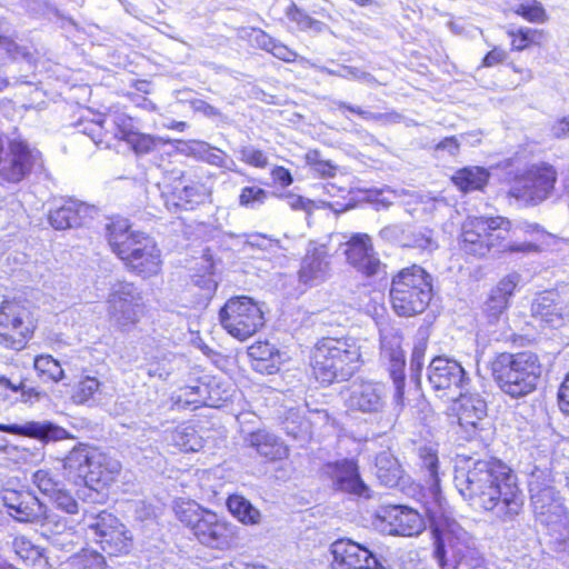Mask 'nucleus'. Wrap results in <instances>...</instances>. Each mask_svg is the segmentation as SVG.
I'll return each instance as SVG.
<instances>
[{
    "label": "nucleus",
    "mask_w": 569,
    "mask_h": 569,
    "mask_svg": "<svg viewBox=\"0 0 569 569\" xmlns=\"http://www.w3.org/2000/svg\"><path fill=\"white\" fill-rule=\"evenodd\" d=\"M545 527L548 529L550 548L558 555L569 556V517L562 516Z\"/></svg>",
    "instance_id": "35"
},
{
    "label": "nucleus",
    "mask_w": 569,
    "mask_h": 569,
    "mask_svg": "<svg viewBox=\"0 0 569 569\" xmlns=\"http://www.w3.org/2000/svg\"><path fill=\"white\" fill-rule=\"evenodd\" d=\"M207 392V386L197 383L194 386H186L179 390V393L173 397L177 403L183 405H197L204 403Z\"/></svg>",
    "instance_id": "50"
},
{
    "label": "nucleus",
    "mask_w": 569,
    "mask_h": 569,
    "mask_svg": "<svg viewBox=\"0 0 569 569\" xmlns=\"http://www.w3.org/2000/svg\"><path fill=\"white\" fill-rule=\"evenodd\" d=\"M94 208L76 199L64 200L49 213L50 224L58 230L82 226L92 218Z\"/></svg>",
    "instance_id": "26"
},
{
    "label": "nucleus",
    "mask_w": 569,
    "mask_h": 569,
    "mask_svg": "<svg viewBox=\"0 0 569 569\" xmlns=\"http://www.w3.org/2000/svg\"><path fill=\"white\" fill-rule=\"evenodd\" d=\"M489 173L481 167L458 170L452 177L453 183L462 191L480 190L487 183Z\"/></svg>",
    "instance_id": "38"
},
{
    "label": "nucleus",
    "mask_w": 569,
    "mask_h": 569,
    "mask_svg": "<svg viewBox=\"0 0 569 569\" xmlns=\"http://www.w3.org/2000/svg\"><path fill=\"white\" fill-rule=\"evenodd\" d=\"M423 465L428 469L429 477H430V486L433 490L438 488V476H437V465H438V458L437 456L428 451L426 456H423Z\"/></svg>",
    "instance_id": "62"
},
{
    "label": "nucleus",
    "mask_w": 569,
    "mask_h": 569,
    "mask_svg": "<svg viewBox=\"0 0 569 569\" xmlns=\"http://www.w3.org/2000/svg\"><path fill=\"white\" fill-rule=\"evenodd\" d=\"M448 415L456 417L467 432L475 433L487 417V402L479 393H460L448 407Z\"/></svg>",
    "instance_id": "18"
},
{
    "label": "nucleus",
    "mask_w": 569,
    "mask_h": 569,
    "mask_svg": "<svg viewBox=\"0 0 569 569\" xmlns=\"http://www.w3.org/2000/svg\"><path fill=\"white\" fill-rule=\"evenodd\" d=\"M361 363V351L352 338H323L312 353V370L321 383L348 380Z\"/></svg>",
    "instance_id": "4"
},
{
    "label": "nucleus",
    "mask_w": 569,
    "mask_h": 569,
    "mask_svg": "<svg viewBox=\"0 0 569 569\" xmlns=\"http://www.w3.org/2000/svg\"><path fill=\"white\" fill-rule=\"evenodd\" d=\"M270 53L284 62H293L298 59V54L293 50L277 40L271 47Z\"/></svg>",
    "instance_id": "63"
},
{
    "label": "nucleus",
    "mask_w": 569,
    "mask_h": 569,
    "mask_svg": "<svg viewBox=\"0 0 569 569\" xmlns=\"http://www.w3.org/2000/svg\"><path fill=\"white\" fill-rule=\"evenodd\" d=\"M348 409L368 415L381 413L387 405V388L383 383L353 381L345 396Z\"/></svg>",
    "instance_id": "15"
},
{
    "label": "nucleus",
    "mask_w": 569,
    "mask_h": 569,
    "mask_svg": "<svg viewBox=\"0 0 569 569\" xmlns=\"http://www.w3.org/2000/svg\"><path fill=\"white\" fill-rule=\"evenodd\" d=\"M428 347V336L425 330H419L410 358V370L415 372L417 376L421 372L422 366L425 363V355Z\"/></svg>",
    "instance_id": "47"
},
{
    "label": "nucleus",
    "mask_w": 569,
    "mask_h": 569,
    "mask_svg": "<svg viewBox=\"0 0 569 569\" xmlns=\"http://www.w3.org/2000/svg\"><path fill=\"white\" fill-rule=\"evenodd\" d=\"M402 470L397 459L389 451L380 452L376 458V475L379 481L387 486L393 487L401 478Z\"/></svg>",
    "instance_id": "37"
},
{
    "label": "nucleus",
    "mask_w": 569,
    "mask_h": 569,
    "mask_svg": "<svg viewBox=\"0 0 569 569\" xmlns=\"http://www.w3.org/2000/svg\"><path fill=\"white\" fill-rule=\"evenodd\" d=\"M519 279L520 277L518 273H510L502 278L497 287L491 291L498 296H501L502 298H506V300L509 301L519 282Z\"/></svg>",
    "instance_id": "59"
},
{
    "label": "nucleus",
    "mask_w": 569,
    "mask_h": 569,
    "mask_svg": "<svg viewBox=\"0 0 569 569\" xmlns=\"http://www.w3.org/2000/svg\"><path fill=\"white\" fill-rule=\"evenodd\" d=\"M507 34L512 38L511 49L515 51H523L530 46H541L546 40L543 30L529 27L508 28Z\"/></svg>",
    "instance_id": "39"
},
{
    "label": "nucleus",
    "mask_w": 569,
    "mask_h": 569,
    "mask_svg": "<svg viewBox=\"0 0 569 569\" xmlns=\"http://www.w3.org/2000/svg\"><path fill=\"white\" fill-rule=\"evenodd\" d=\"M306 160L312 170L322 177H333L336 174V166L328 160L321 159L318 151L308 152Z\"/></svg>",
    "instance_id": "55"
},
{
    "label": "nucleus",
    "mask_w": 569,
    "mask_h": 569,
    "mask_svg": "<svg viewBox=\"0 0 569 569\" xmlns=\"http://www.w3.org/2000/svg\"><path fill=\"white\" fill-rule=\"evenodd\" d=\"M90 538L109 556H123L132 547V536L112 513L101 511L87 518Z\"/></svg>",
    "instance_id": "11"
},
{
    "label": "nucleus",
    "mask_w": 569,
    "mask_h": 569,
    "mask_svg": "<svg viewBox=\"0 0 569 569\" xmlns=\"http://www.w3.org/2000/svg\"><path fill=\"white\" fill-rule=\"evenodd\" d=\"M287 17L297 23L300 30H305L311 17L302 12L295 3H291L286 11Z\"/></svg>",
    "instance_id": "64"
},
{
    "label": "nucleus",
    "mask_w": 569,
    "mask_h": 569,
    "mask_svg": "<svg viewBox=\"0 0 569 569\" xmlns=\"http://www.w3.org/2000/svg\"><path fill=\"white\" fill-rule=\"evenodd\" d=\"M250 41L257 46L258 48L271 52V47L274 44L276 39L270 37L268 33H266L261 29H252L249 34Z\"/></svg>",
    "instance_id": "60"
},
{
    "label": "nucleus",
    "mask_w": 569,
    "mask_h": 569,
    "mask_svg": "<svg viewBox=\"0 0 569 569\" xmlns=\"http://www.w3.org/2000/svg\"><path fill=\"white\" fill-rule=\"evenodd\" d=\"M432 297L430 276L419 266L402 269L393 277L390 300L395 312L402 317L421 313Z\"/></svg>",
    "instance_id": "5"
},
{
    "label": "nucleus",
    "mask_w": 569,
    "mask_h": 569,
    "mask_svg": "<svg viewBox=\"0 0 569 569\" xmlns=\"http://www.w3.org/2000/svg\"><path fill=\"white\" fill-rule=\"evenodd\" d=\"M556 180L557 172L552 166L543 162L532 164L515 179L509 193L526 202L538 203L550 196Z\"/></svg>",
    "instance_id": "12"
},
{
    "label": "nucleus",
    "mask_w": 569,
    "mask_h": 569,
    "mask_svg": "<svg viewBox=\"0 0 569 569\" xmlns=\"http://www.w3.org/2000/svg\"><path fill=\"white\" fill-rule=\"evenodd\" d=\"M192 533L201 545L217 550L231 549L239 541L237 526L210 510L204 512Z\"/></svg>",
    "instance_id": "13"
},
{
    "label": "nucleus",
    "mask_w": 569,
    "mask_h": 569,
    "mask_svg": "<svg viewBox=\"0 0 569 569\" xmlns=\"http://www.w3.org/2000/svg\"><path fill=\"white\" fill-rule=\"evenodd\" d=\"M167 441L184 452H197L203 447L202 438L192 426L180 425L167 436Z\"/></svg>",
    "instance_id": "34"
},
{
    "label": "nucleus",
    "mask_w": 569,
    "mask_h": 569,
    "mask_svg": "<svg viewBox=\"0 0 569 569\" xmlns=\"http://www.w3.org/2000/svg\"><path fill=\"white\" fill-rule=\"evenodd\" d=\"M89 487L102 483L108 485L113 480L121 465L117 459L111 458L107 453L96 449H89Z\"/></svg>",
    "instance_id": "29"
},
{
    "label": "nucleus",
    "mask_w": 569,
    "mask_h": 569,
    "mask_svg": "<svg viewBox=\"0 0 569 569\" xmlns=\"http://www.w3.org/2000/svg\"><path fill=\"white\" fill-rule=\"evenodd\" d=\"M253 367L259 372L271 375L279 369L281 356L278 349L268 341H257L248 348Z\"/></svg>",
    "instance_id": "31"
},
{
    "label": "nucleus",
    "mask_w": 569,
    "mask_h": 569,
    "mask_svg": "<svg viewBox=\"0 0 569 569\" xmlns=\"http://www.w3.org/2000/svg\"><path fill=\"white\" fill-rule=\"evenodd\" d=\"M33 366L39 376L47 377L54 382L64 378V371L60 362L53 359L52 356L41 355L36 357Z\"/></svg>",
    "instance_id": "42"
},
{
    "label": "nucleus",
    "mask_w": 569,
    "mask_h": 569,
    "mask_svg": "<svg viewBox=\"0 0 569 569\" xmlns=\"http://www.w3.org/2000/svg\"><path fill=\"white\" fill-rule=\"evenodd\" d=\"M178 190L177 198L183 201L184 204H200L206 202L212 192V186L209 181L200 179H186L181 177L179 184L176 187Z\"/></svg>",
    "instance_id": "33"
},
{
    "label": "nucleus",
    "mask_w": 569,
    "mask_h": 569,
    "mask_svg": "<svg viewBox=\"0 0 569 569\" xmlns=\"http://www.w3.org/2000/svg\"><path fill=\"white\" fill-rule=\"evenodd\" d=\"M108 242L126 268L141 277L150 278L161 270V252L156 242L141 232L131 230L129 221L113 219L107 224Z\"/></svg>",
    "instance_id": "2"
},
{
    "label": "nucleus",
    "mask_w": 569,
    "mask_h": 569,
    "mask_svg": "<svg viewBox=\"0 0 569 569\" xmlns=\"http://www.w3.org/2000/svg\"><path fill=\"white\" fill-rule=\"evenodd\" d=\"M332 569H385L368 548L349 539L331 545Z\"/></svg>",
    "instance_id": "16"
},
{
    "label": "nucleus",
    "mask_w": 569,
    "mask_h": 569,
    "mask_svg": "<svg viewBox=\"0 0 569 569\" xmlns=\"http://www.w3.org/2000/svg\"><path fill=\"white\" fill-rule=\"evenodd\" d=\"M249 447L269 461H278L289 456V448L276 435L267 430H257L246 439Z\"/></svg>",
    "instance_id": "28"
},
{
    "label": "nucleus",
    "mask_w": 569,
    "mask_h": 569,
    "mask_svg": "<svg viewBox=\"0 0 569 569\" xmlns=\"http://www.w3.org/2000/svg\"><path fill=\"white\" fill-rule=\"evenodd\" d=\"M240 160L251 167L266 168L268 166V157L263 151L253 146H243L238 150Z\"/></svg>",
    "instance_id": "53"
},
{
    "label": "nucleus",
    "mask_w": 569,
    "mask_h": 569,
    "mask_svg": "<svg viewBox=\"0 0 569 569\" xmlns=\"http://www.w3.org/2000/svg\"><path fill=\"white\" fill-rule=\"evenodd\" d=\"M113 122L117 127L116 137L124 140L126 142H128L129 134H134L137 132L133 130L132 119L124 114L117 116Z\"/></svg>",
    "instance_id": "61"
},
{
    "label": "nucleus",
    "mask_w": 569,
    "mask_h": 569,
    "mask_svg": "<svg viewBox=\"0 0 569 569\" xmlns=\"http://www.w3.org/2000/svg\"><path fill=\"white\" fill-rule=\"evenodd\" d=\"M40 163V152L22 140H13L0 157V181L19 182Z\"/></svg>",
    "instance_id": "14"
},
{
    "label": "nucleus",
    "mask_w": 569,
    "mask_h": 569,
    "mask_svg": "<svg viewBox=\"0 0 569 569\" xmlns=\"http://www.w3.org/2000/svg\"><path fill=\"white\" fill-rule=\"evenodd\" d=\"M510 221L502 217L469 218L462 226L461 249L475 257H485L491 249L498 250L499 240L506 238Z\"/></svg>",
    "instance_id": "7"
},
{
    "label": "nucleus",
    "mask_w": 569,
    "mask_h": 569,
    "mask_svg": "<svg viewBox=\"0 0 569 569\" xmlns=\"http://www.w3.org/2000/svg\"><path fill=\"white\" fill-rule=\"evenodd\" d=\"M298 276L300 282L309 287L321 284L330 278L331 264L326 243L309 242Z\"/></svg>",
    "instance_id": "17"
},
{
    "label": "nucleus",
    "mask_w": 569,
    "mask_h": 569,
    "mask_svg": "<svg viewBox=\"0 0 569 569\" xmlns=\"http://www.w3.org/2000/svg\"><path fill=\"white\" fill-rule=\"evenodd\" d=\"M36 329L30 309L19 301H3L0 307V345L21 350Z\"/></svg>",
    "instance_id": "10"
},
{
    "label": "nucleus",
    "mask_w": 569,
    "mask_h": 569,
    "mask_svg": "<svg viewBox=\"0 0 569 569\" xmlns=\"http://www.w3.org/2000/svg\"><path fill=\"white\" fill-rule=\"evenodd\" d=\"M170 139L136 132L128 136V144L138 154H144L152 151L158 143H169Z\"/></svg>",
    "instance_id": "46"
},
{
    "label": "nucleus",
    "mask_w": 569,
    "mask_h": 569,
    "mask_svg": "<svg viewBox=\"0 0 569 569\" xmlns=\"http://www.w3.org/2000/svg\"><path fill=\"white\" fill-rule=\"evenodd\" d=\"M532 316L551 328L561 327L569 319V308L553 292H545L531 306Z\"/></svg>",
    "instance_id": "27"
},
{
    "label": "nucleus",
    "mask_w": 569,
    "mask_h": 569,
    "mask_svg": "<svg viewBox=\"0 0 569 569\" xmlns=\"http://www.w3.org/2000/svg\"><path fill=\"white\" fill-rule=\"evenodd\" d=\"M2 501L9 515L20 522L36 521L44 513L42 503L29 491L4 489Z\"/></svg>",
    "instance_id": "25"
},
{
    "label": "nucleus",
    "mask_w": 569,
    "mask_h": 569,
    "mask_svg": "<svg viewBox=\"0 0 569 569\" xmlns=\"http://www.w3.org/2000/svg\"><path fill=\"white\" fill-rule=\"evenodd\" d=\"M50 498L54 501L59 509L66 511L67 513L73 515L78 512V502L69 492L59 488L57 492H54Z\"/></svg>",
    "instance_id": "58"
},
{
    "label": "nucleus",
    "mask_w": 569,
    "mask_h": 569,
    "mask_svg": "<svg viewBox=\"0 0 569 569\" xmlns=\"http://www.w3.org/2000/svg\"><path fill=\"white\" fill-rule=\"evenodd\" d=\"M513 11L531 23H545L548 20L545 8L537 0L523 1L517 4Z\"/></svg>",
    "instance_id": "45"
},
{
    "label": "nucleus",
    "mask_w": 569,
    "mask_h": 569,
    "mask_svg": "<svg viewBox=\"0 0 569 569\" xmlns=\"http://www.w3.org/2000/svg\"><path fill=\"white\" fill-rule=\"evenodd\" d=\"M221 326L232 337L246 340L264 325L260 306L246 296L230 298L219 312Z\"/></svg>",
    "instance_id": "9"
},
{
    "label": "nucleus",
    "mask_w": 569,
    "mask_h": 569,
    "mask_svg": "<svg viewBox=\"0 0 569 569\" xmlns=\"http://www.w3.org/2000/svg\"><path fill=\"white\" fill-rule=\"evenodd\" d=\"M400 224H390L380 230V237L392 243H397L401 247H406V241L409 236Z\"/></svg>",
    "instance_id": "57"
},
{
    "label": "nucleus",
    "mask_w": 569,
    "mask_h": 569,
    "mask_svg": "<svg viewBox=\"0 0 569 569\" xmlns=\"http://www.w3.org/2000/svg\"><path fill=\"white\" fill-rule=\"evenodd\" d=\"M407 234L409 236L406 241V247L408 248H417L429 253L438 248V243L430 229L412 231Z\"/></svg>",
    "instance_id": "48"
},
{
    "label": "nucleus",
    "mask_w": 569,
    "mask_h": 569,
    "mask_svg": "<svg viewBox=\"0 0 569 569\" xmlns=\"http://www.w3.org/2000/svg\"><path fill=\"white\" fill-rule=\"evenodd\" d=\"M338 109L345 114V111H349L358 114L361 119L367 121H376V122H398L400 120V116L396 112L391 113H376L368 110H365L357 106L348 104L343 101L336 102Z\"/></svg>",
    "instance_id": "44"
},
{
    "label": "nucleus",
    "mask_w": 569,
    "mask_h": 569,
    "mask_svg": "<svg viewBox=\"0 0 569 569\" xmlns=\"http://www.w3.org/2000/svg\"><path fill=\"white\" fill-rule=\"evenodd\" d=\"M379 518L386 526L382 528L389 535L413 537L425 529V521L413 509L392 506L383 509Z\"/></svg>",
    "instance_id": "21"
},
{
    "label": "nucleus",
    "mask_w": 569,
    "mask_h": 569,
    "mask_svg": "<svg viewBox=\"0 0 569 569\" xmlns=\"http://www.w3.org/2000/svg\"><path fill=\"white\" fill-rule=\"evenodd\" d=\"M268 199V192L256 186H248L241 189L239 204L248 209H257Z\"/></svg>",
    "instance_id": "49"
},
{
    "label": "nucleus",
    "mask_w": 569,
    "mask_h": 569,
    "mask_svg": "<svg viewBox=\"0 0 569 569\" xmlns=\"http://www.w3.org/2000/svg\"><path fill=\"white\" fill-rule=\"evenodd\" d=\"M78 569H104V557L93 550H83L73 560Z\"/></svg>",
    "instance_id": "52"
},
{
    "label": "nucleus",
    "mask_w": 569,
    "mask_h": 569,
    "mask_svg": "<svg viewBox=\"0 0 569 569\" xmlns=\"http://www.w3.org/2000/svg\"><path fill=\"white\" fill-rule=\"evenodd\" d=\"M455 485L465 499L503 520L518 515L523 505L516 477L500 461H467L456 468Z\"/></svg>",
    "instance_id": "1"
},
{
    "label": "nucleus",
    "mask_w": 569,
    "mask_h": 569,
    "mask_svg": "<svg viewBox=\"0 0 569 569\" xmlns=\"http://www.w3.org/2000/svg\"><path fill=\"white\" fill-rule=\"evenodd\" d=\"M283 431L296 440H306L310 436V423L298 412H290L283 421Z\"/></svg>",
    "instance_id": "43"
},
{
    "label": "nucleus",
    "mask_w": 569,
    "mask_h": 569,
    "mask_svg": "<svg viewBox=\"0 0 569 569\" xmlns=\"http://www.w3.org/2000/svg\"><path fill=\"white\" fill-rule=\"evenodd\" d=\"M32 481L43 495L49 497L59 489V482L49 470L40 469L36 471Z\"/></svg>",
    "instance_id": "51"
},
{
    "label": "nucleus",
    "mask_w": 569,
    "mask_h": 569,
    "mask_svg": "<svg viewBox=\"0 0 569 569\" xmlns=\"http://www.w3.org/2000/svg\"><path fill=\"white\" fill-rule=\"evenodd\" d=\"M490 369L499 389L515 399L532 393L542 375L538 355L530 351L502 352L491 361Z\"/></svg>",
    "instance_id": "3"
},
{
    "label": "nucleus",
    "mask_w": 569,
    "mask_h": 569,
    "mask_svg": "<svg viewBox=\"0 0 569 569\" xmlns=\"http://www.w3.org/2000/svg\"><path fill=\"white\" fill-rule=\"evenodd\" d=\"M227 507L230 513L243 525L253 526L261 521L260 511L243 496L231 495L227 499Z\"/></svg>",
    "instance_id": "36"
},
{
    "label": "nucleus",
    "mask_w": 569,
    "mask_h": 569,
    "mask_svg": "<svg viewBox=\"0 0 569 569\" xmlns=\"http://www.w3.org/2000/svg\"><path fill=\"white\" fill-rule=\"evenodd\" d=\"M0 431L34 438L42 442L60 441L72 438V436L62 427L50 421H27L23 425L0 423ZM7 440L0 437V450L4 449Z\"/></svg>",
    "instance_id": "23"
},
{
    "label": "nucleus",
    "mask_w": 569,
    "mask_h": 569,
    "mask_svg": "<svg viewBox=\"0 0 569 569\" xmlns=\"http://www.w3.org/2000/svg\"><path fill=\"white\" fill-rule=\"evenodd\" d=\"M13 549L21 559H36L40 556L39 549L26 537H17L13 540Z\"/></svg>",
    "instance_id": "56"
},
{
    "label": "nucleus",
    "mask_w": 569,
    "mask_h": 569,
    "mask_svg": "<svg viewBox=\"0 0 569 569\" xmlns=\"http://www.w3.org/2000/svg\"><path fill=\"white\" fill-rule=\"evenodd\" d=\"M401 332L393 327L380 330L381 358L389 362V371L398 372L405 368V353L401 348Z\"/></svg>",
    "instance_id": "30"
},
{
    "label": "nucleus",
    "mask_w": 569,
    "mask_h": 569,
    "mask_svg": "<svg viewBox=\"0 0 569 569\" xmlns=\"http://www.w3.org/2000/svg\"><path fill=\"white\" fill-rule=\"evenodd\" d=\"M529 491L536 518L542 526L566 516L563 505L555 488L531 481Z\"/></svg>",
    "instance_id": "22"
},
{
    "label": "nucleus",
    "mask_w": 569,
    "mask_h": 569,
    "mask_svg": "<svg viewBox=\"0 0 569 569\" xmlns=\"http://www.w3.org/2000/svg\"><path fill=\"white\" fill-rule=\"evenodd\" d=\"M436 548L433 556L441 568L448 566L447 553L455 563H465L470 568L481 566L483 557L476 540L455 520L435 525Z\"/></svg>",
    "instance_id": "6"
},
{
    "label": "nucleus",
    "mask_w": 569,
    "mask_h": 569,
    "mask_svg": "<svg viewBox=\"0 0 569 569\" xmlns=\"http://www.w3.org/2000/svg\"><path fill=\"white\" fill-rule=\"evenodd\" d=\"M325 473L331 479L332 488L338 491L369 498L370 490L360 478L357 463L343 459L325 467Z\"/></svg>",
    "instance_id": "20"
},
{
    "label": "nucleus",
    "mask_w": 569,
    "mask_h": 569,
    "mask_svg": "<svg viewBox=\"0 0 569 569\" xmlns=\"http://www.w3.org/2000/svg\"><path fill=\"white\" fill-rule=\"evenodd\" d=\"M100 386L101 382L96 377H82L72 388V401L77 405L87 403L99 391Z\"/></svg>",
    "instance_id": "41"
},
{
    "label": "nucleus",
    "mask_w": 569,
    "mask_h": 569,
    "mask_svg": "<svg viewBox=\"0 0 569 569\" xmlns=\"http://www.w3.org/2000/svg\"><path fill=\"white\" fill-rule=\"evenodd\" d=\"M509 307V301L501 296H498L491 291L488 300L485 305V312L488 319L493 322L497 321L500 316L507 310Z\"/></svg>",
    "instance_id": "54"
},
{
    "label": "nucleus",
    "mask_w": 569,
    "mask_h": 569,
    "mask_svg": "<svg viewBox=\"0 0 569 569\" xmlns=\"http://www.w3.org/2000/svg\"><path fill=\"white\" fill-rule=\"evenodd\" d=\"M345 254L348 263L366 277L378 274L382 268L371 239L366 233L353 234L347 242Z\"/></svg>",
    "instance_id": "19"
},
{
    "label": "nucleus",
    "mask_w": 569,
    "mask_h": 569,
    "mask_svg": "<svg viewBox=\"0 0 569 569\" xmlns=\"http://www.w3.org/2000/svg\"><path fill=\"white\" fill-rule=\"evenodd\" d=\"M110 322L120 331H131L143 313L141 291L132 283L117 281L111 284L107 299Z\"/></svg>",
    "instance_id": "8"
},
{
    "label": "nucleus",
    "mask_w": 569,
    "mask_h": 569,
    "mask_svg": "<svg viewBox=\"0 0 569 569\" xmlns=\"http://www.w3.org/2000/svg\"><path fill=\"white\" fill-rule=\"evenodd\" d=\"M465 370L455 360L442 357L432 359L428 367V380L436 391L446 395L452 388H459L465 382Z\"/></svg>",
    "instance_id": "24"
},
{
    "label": "nucleus",
    "mask_w": 569,
    "mask_h": 569,
    "mask_svg": "<svg viewBox=\"0 0 569 569\" xmlns=\"http://www.w3.org/2000/svg\"><path fill=\"white\" fill-rule=\"evenodd\" d=\"M173 510L177 518L189 527L191 531L194 530L196 525L199 523L204 512L208 511V509H203L196 501L184 499L177 500Z\"/></svg>",
    "instance_id": "40"
},
{
    "label": "nucleus",
    "mask_w": 569,
    "mask_h": 569,
    "mask_svg": "<svg viewBox=\"0 0 569 569\" xmlns=\"http://www.w3.org/2000/svg\"><path fill=\"white\" fill-rule=\"evenodd\" d=\"M89 447L78 446L73 448L63 461L66 476L74 481H83L89 486Z\"/></svg>",
    "instance_id": "32"
}]
</instances>
